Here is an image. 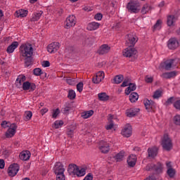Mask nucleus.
<instances>
[{"label":"nucleus","mask_w":180,"mask_h":180,"mask_svg":"<svg viewBox=\"0 0 180 180\" xmlns=\"http://www.w3.org/2000/svg\"><path fill=\"white\" fill-rule=\"evenodd\" d=\"M137 54V50L134 49V46H128L123 51L124 57H133V56H136Z\"/></svg>","instance_id":"nucleus-8"},{"label":"nucleus","mask_w":180,"mask_h":180,"mask_svg":"<svg viewBox=\"0 0 180 180\" xmlns=\"http://www.w3.org/2000/svg\"><path fill=\"white\" fill-rule=\"evenodd\" d=\"M19 46V42L18 41H13L10 46L7 47L6 52L8 54H11V53H13L16 49Z\"/></svg>","instance_id":"nucleus-21"},{"label":"nucleus","mask_w":180,"mask_h":180,"mask_svg":"<svg viewBox=\"0 0 180 180\" xmlns=\"http://www.w3.org/2000/svg\"><path fill=\"white\" fill-rule=\"evenodd\" d=\"M32 116H33V113L32 112V111H26L24 114L25 122H28V120H30V119H32Z\"/></svg>","instance_id":"nucleus-42"},{"label":"nucleus","mask_w":180,"mask_h":180,"mask_svg":"<svg viewBox=\"0 0 180 180\" xmlns=\"http://www.w3.org/2000/svg\"><path fill=\"white\" fill-rule=\"evenodd\" d=\"M99 150L103 154H108L110 150V146L107 142L101 141L100 142Z\"/></svg>","instance_id":"nucleus-12"},{"label":"nucleus","mask_w":180,"mask_h":180,"mask_svg":"<svg viewBox=\"0 0 180 180\" xmlns=\"http://www.w3.org/2000/svg\"><path fill=\"white\" fill-rule=\"evenodd\" d=\"M66 82L67 84H68L69 85H75V79L74 78H68L66 79Z\"/></svg>","instance_id":"nucleus-54"},{"label":"nucleus","mask_w":180,"mask_h":180,"mask_svg":"<svg viewBox=\"0 0 180 180\" xmlns=\"http://www.w3.org/2000/svg\"><path fill=\"white\" fill-rule=\"evenodd\" d=\"M145 81L148 84H151V82H153V77H150L149 75H146V77H145Z\"/></svg>","instance_id":"nucleus-58"},{"label":"nucleus","mask_w":180,"mask_h":180,"mask_svg":"<svg viewBox=\"0 0 180 180\" xmlns=\"http://www.w3.org/2000/svg\"><path fill=\"white\" fill-rule=\"evenodd\" d=\"M64 165L60 162H56L53 167V172L56 175V180H65V176L64 175Z\"/></svg>","instance_id":"nucleus-1"},{"label":"nucleus","mask_w":180,"mask_h":180,"mask_svg":"<svg viewBox=\"0 0 180 180\" xmlns=\"http://www.w3.org/2000/svg\"><path fill=\"white\" fill-rule=\"evenodd\" d=\"M86 172V169H85L84 168H81L79 169V167H77V172H76V174L77 176H84V175H85Z\"/></svg>","instance_id":"nucleus-37"},{"label":"nucleus","mask_w":180,"mask_h":180,"mask_svg":"<svg viewBox=\"0 0 180 180\" xmlns=\"http://www.w3.org/2000/svg\"><path fill=\"white\" fill-rule=\"evenodd\" d=\"M153 168L157 174H161L162 172V165L160 162L158 165H155Z\"/></svg>","instance_id":"nucleus-38"},{"label":"nucleus","mask_w":180,"mask_h":180,"mask_svg":"<svg viewBox=\"0 0 180 180\" xmlns=\"http://www.w3.org/2000/svg\"><path fill=\"white\" fill-rule=\"evenodd\" d=\"M174 124H176V126H180V115H176L174 117Z\"/></svg>","instance_id":"nucleus-51"},{"label":"nucleus","mask_w":180,"mask_h":180,"mask_svg":"<svg viewBox=\"0 0 180 180\" xmlns=\"http://www.w3.org/2000/svg\"><path fill=\"white\" fill-rule=\"evenodd\" d=\"M27 13H29V11L27 10H19L17 11L15 13V15L16 18H26L27 16Z\"/></svg>","instance_id":"nucleus-24"},{"label":"nucleus","mask_w":180,"mask_h":180,"mask_svg":"<svg viewBox=\"0 0 180 180\" xmlns=\"http://www.w3.org/2000/svg\"><path fill=\"white\" fill-rule=\"evenodd\" d=\"M144 105L146 110L148 112H151L152 110H154L155 109V106H157V104H155V102L151 101V100H146L144 101Z\"/></svg>","instance_id":"nucleus-15"},{"label":"nucleus","mask_w":180,"mask_h":180,"mask_svg":"<svg viewBox=\"0 0 180 180\" xmlns=\"http://www.w3.org/2000/svg\"><path fill=\"white\" fill-rule=\"evenodd\" d=\"M75 91L74 90H70L68 92V98H69V99H75Z\"/></svg>","instance_id":"nucleus-48"},{"label":"nucleus","mask_w":180,"mask_h":180,"mask_svg":"<svg viewBox=\"0 0 180 180\" xmlns=\"http://www.w3.org/2000/svg\"><path fill=\"white\" fill-rule=\"evenodd\" d=\"M25 67H30L32 65V56H27L25 58Z\"/></svg>","instance_id":"nucleus-44"},{"label":"nucleus","mask_w":180,"mask_h":180,"mask_svg":"<svg viewBox=\"0 0 180 180\" xmlns=\"http://www.w3.org/2000/svg\"><path fill=\"white\" fill-rule=\"evenodd\" d=\"M1 126L4 127V129H6V127H10L11 125L8 123L6 121H3L1 123Z\"/></svg>","instance_id":"nucleus-62"},{"label":"nucleus","mask_w":180,"mask_h":180,"mask_svg":"<svg viewBox=\"0 0 180 180\" xmlns=\"http://www.w3.org/2000/svg\"><path fill=\"white\" fill-rule=\"evenodd\" d=\"M127 162L129 167H134L136 165V162H137V156L135 155H131L129 156Z\"/></svg>","instance_id":"nucleus-20"},{"label":"nucleus","mask_w":180,"mask_h":180,"mask_svg":"<svg viewBox=\"0 0 180 180\" xmlns=\"http://www.w3.org/2000/svg\"><path fill=\"white\" fill-rule=\"evenodd\" d=\"M105 79V72H98L96 73V76L93 77V82L94 84H99V82H101L103 79Z\"/></svg>","instance_id":"nucleus-16"},{"label":"nucleus","mask_w":180,"mask_h":180,"mask_svg":"<svg viewBox=\"0 0 180 180\" xmlns=\"http://www.w3.org/2000/svg\"><path fill=\"white\" fill-rule=\"evenodd\" d=\"M60 111L59 108H56V110H53L52 112L53 119H56L58 115H60Z\"/></svg>","instance_id":"nucleus-47"},{"label":"nucleus","mask_w":180,"mask_h":180,"mask_svg":"<svg viewBox=\"0 0 180 180\" xmlns=\"http://www.w3.org/2000/svg\"><path fill=\"white\" fill-rule=\"evenodd\" d=\"M161 96V91L157 90L153 94L154 99H157Z\"/></svg>","instance_id":"nucleus-56"},{"label":"nucleus","mask_w":180,"mask_h":180,"mask_svg":"<svg viewBox=\"0 0 180 180\" xmlns=\"http://www.w3.org/2000/svg\"><path fill=\"white\" fill-rule=\"evenodd\" d=\"M75 22H77V18H75V15H69L66 18V22H68V23H75Z\"/></svg>","instance_id":"nucleus-41"},{"label":"nucleus","mask_w":180,"mask_h":180,"mask_svg":"<svg viewBox=\"0 0 180 180\" xmlns=\"http://www.w3.org/2000/svg\"><path fill=\"white\" fill-rule=\"evenodd\" d=\"M167 46L169 50H175L179 47V41L175 37L170 38L167 42Z\"/></svg>","instance_id":"nucleus-10"},{"label":"nucleus","mask_w":180,"mask_h":180,"mask_svg":"<svg viewBox=\"0 0 180 180\" xmlns=\"http://www.w3.org/2000/svg\"><path fill=\"white\" fill-rule=\"evenodd\" d=\"M99 101H102L103 102H106V101H109V96L106 94V93H100L98 94Z\"/></svg>","instance_id":"nucleus-34"},{"label":"nucleus","mask_w":180,"mask_h":180,"mask_svg":"<svg viewBox=\"0 0 180 180\" xmlns=\"http://www.w3.org/2000/svg\"><path fill=\"white\" fill-rule=\"evenodd\" d=\"M50 65V62L49 60H44L42 62V67H49Z\"/></svg>","instance_id":"nucleus-64"},{"label":"nucleus","mask_w":180,"mask_h":180,"mask_svg":"<svg viewBox=\"0 0 180 180\" xmlns=\"http://www.w3.org/2000/svg\"><path fill=\"white\" fill-rule=\"evenodd\" d=\"M178 22V16L174 15H167V23H176Z\"/></svg>","instance_id":"nucleus-33"},{"label":"nucleus","mask_w":180,"mask_h":180,"mask_svg":"<svg viewBox=\"0 0 180 180\" xmlns=\"http://www.w3.org/2000/svg\"><path fill=\"white\" fill-rule=\"evenodd\" d=\"M26 81V76L25 75H20L15 80V86L17 88H22L23 82Z\"/></svg>","instance_id":"nucleus-18"},{"label":"nucleus","mask_w":180,"mask_h":180,"mask_svg":"<svg viewBox=\"0 0 180 180\" xmlns=\"http://www.w3.org/2000/svg\"><path fill=\"white\" fill-rule=\"evenodd\" d=\"M77 89L78 92H81L84 89V83L79 82L77 84Z\"/></svg>","instance_id":"nucleus-53"},{"label":"nucleus","mask_w":180,"mask_h":180,"mask_svg":"<svg viewBox=\"0 0 180 180\" xmlns=\"http://www.w3.org/2000/svg\"><path fill=\"white\" fill-rule=\"evenodd\" d=\"M30 155H32L30 151L23 150L20 153V160L22 161H28V160H30Z\"/></svg>","instance_id":"nucleus-19"},{"label":"nucleus","mask_w":180,"mask_h":180,"mask_svg":"<svg viewBox=\"0 0 180 180\" xmlns=\"http://www.w3.org/2000/svg\"><path fill=\"white\" fill-rule=\"evenodd\" d=\"M59 49H60V43L53 42L49 45H48L47 51L51 53H57Z\"/></svg>","instance_id":"nucleus-11"},{"label":"nucleus","mask_w":180,"mask_h":180,"mask_svg":"<svg viewBox=\"0 0 180 180\" xmlns=\"http://www.w3.org/2000/svg\"><path fill=\"white\" fill-rule=\"evenodd\" d=\"M136 41H139V37H136V34L131 33L126 36V46L127 47H134Z\"/></svg>","instance_id":"nucleus-5"},{"label":"nucleus","mask_w":180,"mask_h":180,"mask_svg":"<svg viewBox=\"0 0 180 180\" xmlns=\"http://www.w3.org/2000/svg\"><path fill=\"white\" fill-rule=\"evenodd\" d=\"M100 24L99 23H89L86 26L87 30L92 31V30H96L98 27H99Z\"/></svg>","instance_id":"nucleus-31"},{"label":"nucleus","mask_w":180,"mask_h":180,"mask_svg":"<svg viewBox=\"0 0 180 180\" xmlns=\"http://www.w3.org/2000/svg\"><path fill=\"white\" fill-rule=\"evenodd\" d=\"M124 158V151L123 150L120 152L115 155V160H117V162L122 161Z\"/></svg>","instance_id":"nucleus-39"},{"label":"nucleus","mask_w":180,"mask_h":180,"mask_svg":"<svg viewBox=\"0 0 180 180\" xmlns=\"http://www.w3.org/2000/svg\"><path fill=\"white\" fill-rule=\"evenodd\" d=\"M161 27V23H156L153 27V31L155 32V30H160Z\"/></svg>","instance_id":"nucleus-57"},{"label":"nucleus","mask_w":180,"mask_h":180,"mask_svg":"<svg viewBox=\"0 0 180 180\" xmlns=\"http://www.w3.org/2000/svg\"><path fill=\"white\" fill-rule=\"evenodd\" d=\"M70 109H71V107L70 105H66L62 108L61 112L62 113H63V115H68V113H70Z\"/></svg>","instance_id":"nucleus-46"},{"label":"nucleus","mask_w":180,"mask_h":180,"mask_svg":"<svg viewBox=\"0 0 180 180\" xmlns=\"http://www.w3.org/2000/svg\"><path fill=\"white\" fill-rule=\"evenodd\" d=\"M33 74L36 75V77H40V75L43 74V71L41 68H37L33 70Z\"/></svg>","instance_id":"nucleus-45"},{"label":"nucleus","mask_w":180,"mask_h":180,"mask_svg":"<svg viewBox=\"0 0 180 180\" xmlns=\"http://www.w3.org/2000/svg\"><path fill=\"white\" fill-rule=\"evenodd\" d=\"M137 86L134 83H130L129 84V86L125 90V94L126 95H130V92L133 91H136Z\"/></svg>","instance_id":"nucleus-28"},{"label":"nucleus","mask_w":180,"mask_h":180,"mask_svg":"<svg viewBox=\"0 0 180 180\" xmlns=\"http://www.w3.org/2000/svg\"><path fill=\"white\" fill-rule=\"evenodd\" d=\"M151 10V7L148 4H144L141 9V13L142 15H146V13H148Z\"/></svg>","instance_id":"nucleus-36"},{"label":"nucleus","mask_w":180,"mask_h":180,"mask_svg":"<svg viewBox=\"0 0 180 180\" xmlns=\"http://www.w3.org/2000/svg\"><path fill=\"white\" fill-rule=\"evenodd\" d=\"M127 8L129 12L132 13H139L140 12V3L136 0H131L128 3Z\"/></svg>","instance_id":"nucleus-4"},{"label":"nucleus","mask_w":180,"mask_h":180,"mask_svg":"<svg viewBox=\"0 0 180 180\" xmlns=\"http://www.w3.org/2000/svg\"><path fill=\"white\" fill-rule=\"evenodd\" d=\"M77 169H78V166L76 165H69L68 172L70 175H75L77 174Z\"/></svg>","instance_id":"nucleus-25"},{"label":"nucleus","mask_w":180,"mask_h":180,"mask_svg":"<svg viewBox=\"0 0 180 180\" xmlns=\"http://www.w3.org/2000/svg\"><path fill=\"white\" fill-rule=\"evenodd\" d=\"M175 169H167V174L169 176V178H174L176 174Z\"/></svg>","instance_id":"nucleus-43"},{"label":"nucleus","mask_w":180,"mask_h":180,"mask_svg":"<svg viewBox=\"0 0 180 180\" xmlns=\"http://www.w3.org/2000/svg\"><path fill=\"white\" fill-rule=\"evenodd\" d=\"M179 63V60L175 59H169L166 60L164 63V68L166 69L167 71H169L172 67H176V64Z\"/></svg>","instance_id":"nucleus-9"},{"label":"nucleus","mask_w":180,"mask_h":180,"mask_svg":"<svg viewBox=\"0 0 180 180\" xmlns=\"http://www.w3.org/2000/svg\"><path fill=\"white\" fill-rule=\"evenodd\" d=\"M5 168V160L0 159V169H4Z\"/></svg>","instance_id":"nucleus-63"},{"label":"nucleus","mask_w":180,"mask_h":180,"mask_svg":"<svg viewBox=\"0 0 180 180\" xmlns=\"http://www.w3.org/2000/svg\"><path fill=\"white\" fill-rule=\"evenodd\" d=\"M123 79H124L123 75H118L114 77L112 84H121Z\"/></svg>","instance_id":"nucleus-35"},{"label":"nucleus","mask_w":180,"mask_h":180,"mask_svg":"<svg viewBox=\"0 0 180 180\" xmlns=\"http://www.w3.org/2000/svg\"><path fill=\"white\" fill-rule=\"evenodd\" d=\"M22 88L23 91H33L36 89V84L34 83H30L29 82H25L22 84Z\"/></svg>","instance_id":"nucleus-17"},{"label":"nucleus","mask_w":180,"mask_h":180,"mask_svg":"<svg viewBox=\"0 0 180 180\" xmlns=\"http://www.w3.org/2000/svg\"><path fill=\"white\" fill-rule=\"evenodd\" d=\"M173 106L177 110H180V99L176 100L173 103Z\"/></svg>","instance_id":"nucleus-50"},{"label":"nucleus","mask_w":180,"mask_h":180,"mask_svg":"<svg viewBox=\"0 0 180 180\" xmlns=\"http://www.w3.org/2000/svg\"><path fill=\"white\" fill-rule=\"evenodd\" d=\"M94 179V176L92 175V174L89 173L83 180H92Z\"/></svg>","instance_id":"nucleus-60"},{"label":"nucleus","mask_w":180,"mask_h":180,"mask_svg":"<svg viewBox=\"0 0 180 180\" xmlns=\"http://www.w3.org/2000/svg\"><path fill=\"white\" fill-rule=\"evenodd\" d=\"M94 115V110H90L89 111H84L81 113V117L83 119H89V117H91Z\"/></svg>","instance_id":"nucleus-30"},{"label":"nucleus","mask_w":180,"mask_h":180,"mask_svg":"<svg viewBox=\"0 0 180 180\" xmlns=\"http://www.w3.org/2000/svg\"><path fill=\"white\" fill-rule=\"evenodd\" d=\"M102 18H103V15H102L101 13H98L95 15L94 19H96V20H102Z\"/></svg>","instance_id":"nucleus-59"},{"label":"nucleus","mask_w":180,"mask_h":180,"mask_svg":"<svg viewBox=\"0 0 180 180\" xmlns=\"http://www.w3.org/2000/svg\"><path fill=\"white\" fill-rule=\"evenodd\" d=\"M67 136L70 139H72V137H74V130L68 129Z\"/></svg>","instance_id":"nucleus-55"},{"label":"nucleus","mask_w":180,"mask_h":180,"mask_svg":"<svg viewBox=\"0 0 180 180\" xmlns=\"http://www.w3.org/2000/svg\"><path fill=\"white\" fill-rule=\"evenodd\" d=\"M75 26V23L70 24V23H66L64 25L65 29H70L71 27Z\"/></svg>","instance_id":"nucleus-61"},{"label":"nucleus","mask_w":180,"mask_h":180,"mask_svg":"<svg viewBox=\"0 0 180 180\" xmlns=\"http://www.w3.org/2000/svg\"><path fill=\"white\" fill-rule=\"evenodd\" d=\"M131 133H132L131 125L129 124H127V125H125L124 129H122L121 131V134L124 137H130V136H131Z\"/></svg>","instance_id":"nucleus-13"},{"label":"nucleus","mask_w":180,"mask_h":180,"mask_svg":"<svg viewBox=\"0 0 180 180\" xmlns=\"http://www.w3.org/2000/svg\"><path fill=\"white\" fill-rule=\"evenodd\" d=\"M161 146L163 150H165V151H171V150H172V139H171L168 134H165L162 138Z\"/></svg>","instance_id":"nucleus-3"},{"label":"nucleus","mask_w":180,"mask_h":180,"mask_svg":"<svg viewBox=\"0 0 180 180\" xmlns=\"http://www.w3.org/2000/svg\"><path fill=\"white\" fill-rule=\"evenodd\" d=\"M139 112H140L139 108H130L129 110H127L126 113L128 117H133L136 116V115H137V113H139Z\"/></svg>","instance_id":"nucleus-23"},{"label":"nucleus","mask_w":180,"mask_h":180,"mask_svg":"<svg viewBox=\"0 0 180 180\" xmlns=\"http://www.w3.org/2000/svg\"><path fill=\"white\" fill-rule=\"evenodd\" d=\"M109 51H110V46L108 44H103L100 46L97 53L99 56H104V54H108Z\"/></svg>","instance_id":"nucleus-14"},{"label":"nucleus","mask_w":180,"mask_h":180,"mask_svg":"<svg viewBox=\"0 0 180 180\" xmlns=\"http://www.w3.org/2000/svg\"><path fill=\"white\" fill-rule=\"evenodd\" d=\"M162 78H165L166 79H169L171 78H174V77H176V71H172L170 72H165L161 75Z\"/></svg>","instance_id":"nucleus-27"},{"label":"nucleus","mask_w":180,"mask_h":180,"mask_svg":"<svg viewBox=\"0 0 180 180\" xmlns=\"http://www.w3.org/2000/svg\"><path fill=\"white\" fill-rule=\"evenodd\" d=\"M148 157H151V158H154L157 157V154L158 153V149L155 147L154 148H149L148 149Z\"/></svg>","instance_id":"nucleus-26"},{"label":"nucleus","mask_w":180,"mask_h":180,"mask_svg":"<svg viewBox=\"0 0 180 180\" xmlns=\"http://www.w3.org/2000/svg\"><path fill=\"white\" fill-rule=\"evenodd\" d=\"M17 129L18 125H16V124H10L8 129L6 132V137L7 139H11V137H13V136H15V134H16Z\"/></svg>","instance_id":"nucleus-7"},{"label":"nucleus","mask_w":180,"mask_h":180,"mask_svg":"<svg viewBox=\"0 0 180 180\" xmlns=\"http://www.w3.org/2000/svg\"><path fill=\"white\" fill-rule=\"evenodd\" d=\"M130 84V79L129 78H126L124 79L122 84H121V86L124 87V86H128Z\"/></svg>","instance_id":"nucleus-52"},{"label":"nucleus","mask_w":180,"mask_h":180,"mask_svg":"<svg viewBox=\"0 0 180 180\" xmlns=\"http://www.w3.org/2000/svg\"><path fill=\"white\" fill-rule=\"evenodd\" d=\"M42 15L43 11H41L34 13L30 18V22H37Z\"/></svg>","instance_id":"nucleus-22"},{"label":"nucleus","mask_w":180,"mask_h":180,"mask_svg":"<svg viewBox=\"0 0 180 180\" xmlns=\"http://www.w3.org/2000/svg\"><path fill=\"white\" fill-rule=\"evenodd\" d=\"M22 57H32L33 56V46L30 44H22L20 47Z\"/></svg>","instance_id":"nucleus-2"},{"label":"nucleus","mask_w":180,"mask_h":180,"mask_svg":"<svg viewBox=\"0 0 180 180\" xmlns=\"http://www.w3.org/2000/svg\"><path fill=\"white\" fill-rule=\"evenodd\" d=\"M19 169H20V167L16 163H14V164L10 165V167H8V173L9 176L13 177V176H16L18 172H19Z\"/></svg>","instance_id":"nucleus-6"},{"label":"nucleus","mask_w":180,"mask_h":180,"mask_svg":"<svg viewBox=\"0 0 180 180\" xmlns=\"http://www.w3.org/2000/svg\"><path fill=\"white\" fill-rule=\"evenodd\" d=\"M63 124H64V122H63V120H56L53 123V127H54V129H60V127H63Z\"/></svg>","instance_id":"nucleus-40"},{"label":"nucleus","mask_w":180,"mask_h":180,"mask_svg":"<svg viewBox=\"0 0 180 180\" xmlns=\"http://www.w3.org/2000/svg\"><path fill=\"white\" fill-rule=\"evenodd\" d=\"M175 102L174 97H170L167 99V101L165 103V106H169V105H172Z\"/></svg>","instance_id":"nucleus-49"},{"label":"nucleus","mask_w":180,"mask_h":180,"mask_svg":"<svg viewBox=\"0 0 180 180\" xmlns=\"http://www.w3.org/2000/svg\"><path fill=\"white\" fill-rule=\"evenodd\" d=\"M109 116L108 122H110V123L105 126L106 130H112L115 126V123H113V120H112L113 119V116L112 115H109Z\"/></svg>","instance_id":"nucleus-29"},{"label":"nucleus","mask_w":180,"mask_h":180,"mask_svg":"<svg viewBox=\"0 0 180 180\" xmlns=\"http://www.w3.org/2000/svg\"><path fill=\"white\" fill-rule=\"evenodd\" d=\"M139 100V94L136 92H133L129 95V101L131 103L137 102Z\"/></svg>","instance_id":"nucleus-32"}]
</instances>
